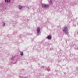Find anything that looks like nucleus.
Segmentation results:
<instances>
[{"instance_id": "obj_6", "label": "nucleus", "mask_w": 78, "mask_h": 78, "mask_svg": "<svg viewBox=\"0 0 78 78\" xmlns=\"http://www.w3.org/2000/svg\"><path fill=\"white\" fill-rule=\"evenodd\" d=\"M22 6L19 5V9H22Z\"/></svg>"}, {"instance_id": "obj_9", "label": "nucleus", "mask_w": 78, "mask_h": 78, "mask_svg": "<svg viewBox=\"0 0 78 78\" xmlns=\"http://www.w3.org/2000/svg\"><path fill=\"white\" fill-rule=\"evenodd\" d=\"M5 26V23H4V24H3V26L4 27V26Z\"/></svg>"}, {"instance_id": "obj_7", "label": "nucleus", "mask_w": 78, "mask_h": 78, "mask_svg": "<svg viewBox=\"0 0 78 78\" xmlns=\"http://www.w3.org/2000/svg\"><path fill=\"white\" fill-rule=\"evenodd\" d=\"M20 55L21 56H23V52H21Z\"/></svg>"}, {"instance_id": "obj_15", "label": "nucleus", "mask_w": 78, "mask_h": 78, "mask_svg": "<svg viewBox=\"0 0 78 78\" xmlns=\"http://www.w3.org/2000/svg\"><path fill=\"white\" fill-rule=\"evenodd\" d=\"M37 36H39V34H37Z\"/></svg>"}, {"instance_id": "obj_5", "label": "nucleus", "mask_w": 78, "mask_h": 78, "mask_svg": "<svg viewBox=\"0 0 78 78\" xmlns=\"http://www.w3.org/2000/svg\"><path fill=\"white\" fill-rule=\"evenodd\" d=\"M5 1L6 3H9L11 2V0H5Z\"/></svg>"}, {"instance_id": "obj_11", "label": "nucleus", "mask_w": 78, "mask_h": 78, "mask_svg": "<svg viewBox=\"0 0 78 78\" xmlns=\"http://www.w3.org/2000/svg\"><path fill=\"white\" fill-rule=\"evenodd\" d=\"M12 60L14 59V57H12Z\"/></svg>"}, {"instance_id": "obj_14", "label": "nucleus", "mask_w": 78, "mask_h": 78, "mask_svg": "<svg viewBox=\"0 0 78 78\" xmlns=\"http://www.w3.org/2000/svg\"><path fill=\"white\" fill-rule=\"evenodd\" d=\"M47 70H48V71H50V70H48V69H47Z\"/></svg>"}, {"instance_id": "obj_8", "label": "nucleus", "mask_w": 78, "mask_h": 78, "mask_svg": "<svg viewBox=\"0 0 78 78\" xmlns=\"http://www.w3.org/2000/svg\"><path fill=\"white\" fill-rule=\"evenodd\" d=\"M20 78H25V77H22V76H20Z\"/></svg>"}, {"instance_id": "obj_2", "label": "nucleus", "mask_w": 78, "mask_h": 78, "mask_svg": "<svg viewBox=\"0 0 78 78\" xmlns=\"http://www.w3.org/2000/svg\"><path fill=\"white\" fill-rule=\"evenodd\" d=\"M42 5L44 8H48L49 7V5H46L45 4H43Z\"/></svg>"}, {"instance_id": "obj_13", "label": "nucleus", "mask_w": 78, "mask_h": 78, "mask_svg": "<svg viewBox=\"0 0 78 78\" xmlns=\"http://www.w3.org/2000/svg\"><path fill=\"white\" fill-rule=\"evenodd\" d=\"M13 64H16V62H15V63H13Z\"/></svg>"}, {"instance_id": "obj_10", "label": "nucleus", "mask_w": 78, "mask_h": 78, "mask_svg": "<svg viewBox=\"0 0 78 78\" xmlns=\"http://www.w3.org/2000/svg\"><path fill=\"white\" fill-rule=\"evenodd\" d=\"M50 3H52V1L51 0H50Z\"/></svg>"}, {"instance_id": "obj_16", "label": "nucleus", "mask_w": 78, "mask_h": 78, "mask_svg": "<svg viewBox=\"0 0 78 78\" xmlns=\"http://www.w3.org/2000/svg\"><path fill=\"white\" fill-rule=\"evenodd\" d=\"M77 24H78V23H77Z\"/></svg>"}, {"instance_id": "obj_12", "label": "nucleus", "mask_w": 78, "mask_h": 78, "mask_svg": "<svg viewBox=\"0 0 78 78\" xmlns=\"http://www.w3.org/2000/svg\"><path fill=\"white\" fill-rule=\"evenodd\" d=\"M44 66H42V68H44Z\"/></svg>"}, {"instance_id": "obj_3", "label": "nucleus", "mask_w": 78, "mask_h": 78, "mask_svg": "<svg viewBox=\"0 0 78 78\" xmlns=\"http://www.w3.org/2000/svg\"><path fill=\"white\" fill-rule=\"evenodd\" d=\"M40 28L38 27L37 29V33H40Z\"/></svg>"}, {"instance_id": "obj_1", "label": "nucleus", "mask_w": 78, "mask_h": 78, "mask_svg": "<svg viewBox=\"0 0 78 78\" xmlns=\"http://www.w3.org/2000/svg\"><path fill=\"white\" fill-rule=\"evenodd\" d=\"M63 31L66 34H69V32H68V29L66 27H65L63 29Z\"/></svg>"}, {"instance_id": "obj_4", "label": "nucleus", "mask_w": 78, "mask_h": 78, "mask_svg": "<svg viewBox=\"0 0 78 78\" xmlns=\"http://www.w3.org/2000/svg\"><path fill=\"white\" fill-rule=\"evenodd\" d=\"M47 39H51V37L50 35L48 36V37H47Z\"/></svg>"}]
</instances>
